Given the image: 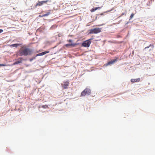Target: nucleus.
Returning a JSON list of instances; mask_svg holds the SVG:
<instances>
[{
  "instance_id": "nucleus-1",
  "label": "nucleus",
  "mask_w": 155,
  "mask_h": 155,
  "mask_svg": "<svg viewBox=\"0 0 155 155\" xmlns=\"http://www.w3.org/2000/svg\"><path fill=\"white\" fill-rule=\"evenodd\" d=\"M33 53L32 49L26 46H22L18 51L17 55L19 56H27L31 55Z\"/></svg>"
},
{
  "instance_id": "nucleus-2",
  "label": "nucleus",
  "mask_w": 155,
  "mask_h": 155,
  "mask_svg": "<svg viewBox=\"0 0 155 155\" xmlns=\"http://www.w3.org/2000/svg\"><path fill=\"white\" fill-rule=\"evenodd\" d=\"M101 31V28H95L89 30V34H97Z\"/></svg>"
},
{
  "instance_id": "nucleus-3",
  "label": "nucleus",
  "mask_w": 155,
  "mask_h": 155,
  "mask_svg": "<svg viewBox=\"0 0 155 155\" xmlns=\"http://www.w3.org/2000/svg\"><path fill=\"white\" fill-rule=\"evenodd\" d=\"M91 93V90L88 88H86L81 92V96H84L86 95H89Z\"/></svg>"
},
{
  "instance_id": "nucleus-4",
  "label": "nucleus",
  "mask_w": 155,
  "mask_h": 155,
  "mask_svg": "<svg viewBox=\"0 0 155 155\" xmlns=\"http://www.w3.org/2000/svg\"><path fill=\"white\" fill-rule=\"evenodd\" d=\"M91 43V39H89L83 42L82 44V45L83 47H89Z\"/></svg>"
},
{
  "instance_id": "nucleus-5",
  "label": "nucleus",
  "mask_w": 155,
  "mask_h": 155,
  "mask_svg": "<svg viewBox=\"0 0 155 155\" xmlns=\"http://www.w3.org/2000/svg\"><path fill=\"white\" fill-rule=\"evenodd\" d=\"M69 82L68 81H66L64 82V84H62V85L64 89H66L67 88V87L68 86Z\"/></svg>"
},
{
  "instance_id": "nucleus-6",
  "label": "nucleus",
  "mask_w": 155,
  "mask_h": 155,
  "mask_svg": "<svg viewBox=\"0 0 155 155\" xmlns=\"http://www.w3.org/2000/svg\"><path fill=\"white\" fill-rule=\"evenodd\" d=\"M17 60H18V61L15 62L13 63V65L17 64L19 63H22V61L23 60V59L22 58H18Z\"/></svg>"
},
{
  "instance_id": "nucleus-7",
  "label": "nucleus",
  "mask_w": 155,
  "mask_h": 155,
  "mask_svg": "<svg viewBox=\"0 0 155 155\" xmlns=\"http://www.w3.org/2000/svg\"><path fill=\"white\" fill-rule=\"evenodd\" d=\"M117 59H115L111 61H110L109 62L107 63L106 64H105V65H106V66H107L109 65H110L112 64H114V63H115L116 61H117Z\"/></svg>"
},
{
  "instance_id": "nucleus-8",
  "label": "nucleus",
  "mask_w": 155,
  "mask_h": 155,
  "mask_svg": "<svg viewBox=\"0 0 155 155\" xmlns=\"http://www.w3.org/2000/svg\"><path fill=\"white\" fill-rule=\"evenodd\" d=\"M140 80V78L137 79H131L130 81L132 83L135 82H139Z\"/></svg>"
},
{
  "instance_id": "nucleus-9",
  "label": "nucleus",
  "mask_w": 155,
  "mask_h": 155,
  "mask_svg": "<svg viewBox=\"0 0 155 155\" xmlns=\"http://www.w3.org/2000/svg\"><path fill=\"white\" fill-rule=\"evenodd\" d=\"M49 51H44V52H42V53H39V54H37L35 56L36 57H37V56H42V55H44L45 54H47V53H49Z\"/></svg>"
},
{
  "instance_id": "nucleus-10",
  "label": "nucleus",
  "mask_w": 155,
  "mask_h": 155,
  "mask_svg": "<svg viewBox=\"0 0 155 155\" xmlns=\"http://www.w3.org/2000/svg\"><path fill=\"white\" fill-rule=\"evenodd\" d=\"M43 5L42 1H38V2L36 4L35 7L37 6H40Z\"/></svg>"
},
{
  "instance_id": "nucleus-11",
  "label": "nucleus",
  "mask_w": 155,
  "mask_h": 155,
  "mask_svg": "<svg viewBox=\"0 0 155 155\" xmlns=\"http://www.w3.org/2000/svg\"><path fill=\"white\" fill-rule=\"evenodd\" d=\"M21 44H12L10 45V46H12L13 47H17L18 46H19L21 45Z\"/></svg>"
},
{
  "instance_id": "nucleus-12",
  "label": "nucleus",
  "mask_w": 155,
  "mask_h": 155,
  "mask_svg": "<svg viewBox=\"0 0 155 155\" xmlns=\"http://www.w3.org/2000/svg\"><path fill=\"white\" fill-rule=\"evenodd\" d=\"M50 14V12H48L47 13L44 14V15H39V17H43L48 16Z\"/></svg>"
},
{
  "instance_id": "nucleus-13",
  "label": "nucleus",
  "mask_w": 155,
  "mask_h": 155,
  "mask_svg": "<svg viewBox=\"0 0 155 155\" xmlns=\"http://www.w3.org/2000/svg\"><path fill=\"white\" fill-rule=\"evenodd\" d=\"M43 4H47L48 2H51V1L49 0H47L46 1H42Z\"/></svg>"
},
{
  "instance_id": "nucleus-14",
  "label": "nucleus",
  "mask_w": 155,
  "mask_h": 155,
  "mask_svg": "<svg viewBox=\"0 0 155 155\" xmlns=\"http://www.w3.org/2000/svg\"><path fill=\"white\" fill-rule=\"evenodd\" d=\"M75 45V44H67L66 45V46L67 47L68 46H74Z\"/></svg>"
},
{
  "instance_id": "nucleus-15",
  "label": "nucleus",
  "mask_w": 155,
  "mask_h": 155,
  "mask_svg": "<svg viewBox=\"0 0 155 155\" xmlns=\"http://www.w3.org/2000/svg\"><path fill=\"white\" fill-rule=\"evenodd\" d=\"M42 107L44 108H46L48 107V106L47 105H43Z\"/></svg>"
},
{
  "instance_id": "nucleus-16",
  "label": "nucleus",
  "mask_w": 155,
  "mask_h": 155,
  "mask_svg": "<svg viewBox=\"0 0 155 155\" xmlns=\"http://www.w3.org/2000/svg\"><path fill=\"white\" fill-rule=\"evenodd\" d=\"M35 57H33V58H31L30 59H29V61H31L33 60L34 59H35Z\"/></svg>"
},
{
  "instance_id": "nucleus-17",
  "label": "nucleus",
  "mask_w": 155,
  "mask_h": 155,
  "mask_svg": "<svg viewBox=\"0 0 155 155\" xmlns=\"http://www.w3.org/2000/svg\"><path fill=\"white\" fill-rule=\"evenodd\" d=\"M134 14H133V13H132L131 15L130 16V19H132L133 17H134Z\"/></svg>"
},
{
  "instance_id": "nucleus-18",
  "label": "nucleus",
  "mask_w": 155,
  "mask_h": 155,
  "mask_svg": "<svg viewBox=\"0 0 155 155\" xmlns=\"http://www.w3.org/2000/svg\"><path fill=\"white\" fill-rule=\"evenodd\" d=\"M95 11V9L94 8H92V9H91V12H94Z\"/></svg>"
},
{
  "instance_id": "nucleus-19",
  "label": "nucleus",
  "mask_w": 155,
  "mask_h": 155,
  "mask_svg": "<svg viewBox=\"0 0 155 155\" xmlns=\"http://www.w3.org/2000/svg\"><path fill=\"white\" fill-rule=\"evenodd\" d=\"M151 45H149L148 46H147L145 47V48H144V49H145L146 48H149L151 46Z\"/></svg>"
},
{
  "instance_id": "nucleus-20",
  "label": "nucleus",
  "mask_w": 155,
  "mask_h": 155,
  "mask_svg": "<svg viewBox=\"0 0 155 155\" xmlns=\"http://www.w3.org/2000/svg\"><path fill=\"white\" fill-rule=\"evenodd\" d=\"M0 66H5V64H0Z\"/></svg>"
},
{
  "instance_id": "nucleus-21",
  "label": "nucleus",
  "mask_w": 155,
  "mask_h": 155,
  "mask_svg": "<svg viewBox=\"0 0 155 155\" xmlns=\"http://www.w3.org/2000/svg\"><path fill=\"white\" fill-rule=\"evenodd\" d=\"M3 31V30L2 29H0V33H2Z\"/></svg>"
},
{
  "instance_id": "nucleus-22",
  "label": "nucleus",
  "mask_w": 155,
  "mask_h": 155,
  "mask_svg": "<svg viewBox=\"0 0 155 155\" xmlns=\"http://www.w3.org/2000/svg\"><path fill=\"white\" fill-rule=\"evenodd\" d=\"M72 40H71L70 39L68 40V42H72Z\"/></svg>"
},
{
  "instance_id": "nucleus-23",
  "label": "nucleus",
  "mask_w": 155,
  "mask_h": 155,
  "mask_svg": "<svg viewBox=\"0 0 155 155\" xmlns=\"http://www.w3.org/2000/svg\"><path fill=\"white\" fill-rule=\"evenodd\" d=\"M150 45H151V46L153 48H154V45L153 44H150Z\"/></svg>"
},
{
  "instance_id": "nucleus-24",
  "label": "nucleus",
  "mask_w": 155,
  "mask_h": 155,
  "mask_svg": "<svg viewBox=\"0 0 155 155\" xmlns=\"http://www.w3.org/2000/svg\"><path fill=\"white\" fill-rule=\"evenodd\" d=\"M101 8V7H97V9H100Z\"/></svg>"
},
{
  "instance_id": "nucleus-25",
  "label": "nucleus",
  "mask_w": 155,
  "mask_h": 155,
  "mask_svg": "<svg viewBox=\"0 0 155 155\" xmlns=\"http://www.w3.org/2000/svg\"><path fill=\"white\" fill-rule=\"evenodd\" d=\"M94 8L95 9V11L97 9V7H96V8Z\"/></svg>"
},
{
  "instance_id": "nucleus-26",
  "label": "nucleus",
  "mask_w": 155,
  "mask_h": 155,
  "mask_svg": "<svg viewBox=\"0 0 155 155\" xmlns=\"http://www.w3.org/2000/svg\"><path fill=\"white\" fill-rule=\"evenodd\" d=\"M124 14H125L126 15V14L125 13H122L121 14V15H124Z\"/></svg>"
}]
</instances>
